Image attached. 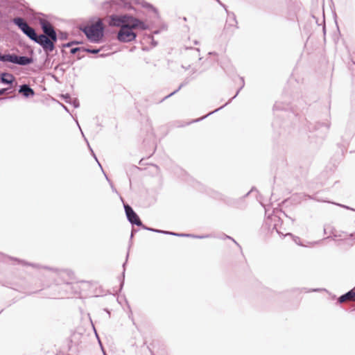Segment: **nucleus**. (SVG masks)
I'll use <instances>...</instances> for the list:
<instances>
[{
	"mask_svg": "<svg viewBox=\"0 0 355 355\" xmlns=\"http://www.w3.org/2000/svg\"><path fill=\"white\" fill-rule=\"evenodd\" d=\"M15 261H17L19 263L22 264L23 266H29L36 269H44L45 270L53 272L55 275L59 277L60 279H62L61 281L55 280L56 284H59L60 283L66 284L67 285L69 284V282H68L69 279H71V277L73 276V272L67 270H58L53 268H50L48 266H42L41 265L33 263H29L22 259H19L17 258H12Z\"/></svg>",
	"mask_w": 355,
	"mask_h": 355,
	"instance_id": "f257e3e1",
	"label": "nucleus"
},
{
	"mask_svg": "<svg viewBox=\"0 0 355 355\" xmlns=\"http://www.w3.org/2000/svg\"><path fill=\"white\" fill-rule=\"evenodd\" d=\"M104 24L101 19L92 25H87L82 28L87 38L92 42L99 43L104 36Z\"/></svg>",
	"mask_w": 355,
	"mask_h": 355,
	"instance_id": "f03ea898",
	"label": "nucleus"
},
{
	"mask_svg": "<svg viewBox=\"0 0 355 355\" xmlns=\"http://www.w3.org/2000/svg\"><path fill=\"white\" fill-rule=\"evenodd\" d=\"M0 61L3 62H9L20 66H26L33 62V58L26 55H17L15 53L2 54L0 52Z\"/></svg>",
	"mask_w": 355,
	"mask_h": 355,
	"instance_id": "7ed1b4c3",
	"label": "nucleus"
},
{
	"mask_svg": "<svg viewBox=\"0 0 355 355\" xmlns=\"http://www.w3.org/2000/svg\"><path fill=\"white\" fill-rule=\"evenodd\" d=\"M12 21L29 39L32 40L33 38H35V30L33 27H31L24 18L21 17H16L12 19Z\"/></svg>",
	"mask_w": 355,
	"mask_h": 355,
	"instance_id": "20e7f679",
	"label": "nucleus"
},
{
	"mask_svg": "<svg viewBox=\"0 0 355 355\" xmlns=\"http://www.w3.org/2000/svg\"><path fill=\"white\" fill-rule=\"evenodd\" d=\"M137 34L132 31L129 24L122 26L117 33L116 38L121 42H130L135 40Z\"/></svg>",
	"mask_w": 355,
	"mask_h": 355,
	"instance_id": "39448f33",
	"label": "nucleus"
},
{
	"mask_svg": "<svg viewBox=\"0 0 355 355\" xmlns=\"http://www.w3.org/2000/svg\"><path fill=\"white\" fill-rule=\"evenodd\" d=\"M121 200L123 203V207L125 209V215L130 223L132 224V225H137L139 227H140V225H142L141 220H140L137 213L133 210L132 207L128 204L125 203L122 198H121Z\"/></svg>",
	"mask_w": 355,
	"mask_h": 355,
	"instance_id": "423d86ee",
	"label": "nucleus"
},
{
	"mask_svg": "<svg viewBox=\"0 0 355 355\" xmlns=\"http://www.w3.org/2000/svg\"><path fill=\"white\" fill-rule=\"evenodd\" d=\"M130 19V15H112L110 17L109 25L110 26L114 27H120L122 28V26H125V24H128Z\"/></svg>",
	"mask_w": 355,
	"mask_h": 355,
	"instance_id": "0eeeda50",
	"label": "nucleus"
},
{
	"mask_svg": "<svg viewBox=\"0 0 355 355\" xmlns=\"http://www.w3.org/2000/svg\"><path fill=\"white\" fill-rule=\"evenodd\" d=\"M254 188H252L250 191H248L245 195H244L242 198H227L225 200V202L230 207L239 208V209H244L245 207V198L249 196V194L253 191Z\"/></svg>",
	"mask_w": 355,
	"mask_h": 355,
	"instance_id": "6e6552de",
	"label": "nucleus"
},
{
	"mask_svg": "<svg viewBox=\"0 0 355 355\" xmlns=\"http://www.w3.org/2000/svg\"><path fill=\"white\" fill-rule=\"evenodd\" d=\"M330 119H331L330 113H329V112H328L324 121L323 122H320V121L316 122L314 127L309 128L310 131H314V130H319L320 128H324L325 130V133H326L331 127Z\"/></svg>",
	"mask_w": 355,
	"mask_h": 355,
	"instance_id": "1a4fd4ad",
	"label": "nucleus"
},
{
	"mask_svg": "<svg viewBox=\"0 0 355 355\" xmlns=\"http://www.w3.org/2000/svg\"><path fill=\"white\" fill-rule=\"evenodd\" d=\"M240 80H241V87H240L239 88V89L237 90V92H236V94H235V95H234L232 98H230V100H229V101H227L225 105H222L221 107H218V108L216 109L215 110H214V111H212V112H210L209 113H208V114H206L205 116H202V117H200V118H199V119H197L194 120L193 121H194V122H198V121H202V120L205 119V118H207L208 116H209V115H211V114H214V113H215V112H216L219 111L220 110H221V109H223L224 107H225L227 105H228V104L232 101V99L235 98L237 96V95L239 94V93L240 92V91L243 88V87H244V85H245V83H244V79H243V78L241 77V78H240Z\"/></svg>",
	"mask_w": 355,
	"mask_h": 355,
	"instance_id": "9d476101",
	"label": "nucleus"
},
{
	"mask_svg": "<svg viewBox=\"0 0 355 355\" xmlns=\"http://www.w3.org/2000/svg\"><path fill=\"white\" fill-rule=\"evenodd\" d=\"M107 6L112 7L113 6H116L119 7L124 8L128 10H132L133 7L129 2H127L125 0H112L110 1H106L104 3V8H107Z\"/></svg>",
	"mask_w": 355,
	"mask_h": 355,
	"instance_id": "9b49d317",
	"label": "nucleus"
},
{
	"mask_svg": "<svg viewBox=\"0 0 355 355\" xmlns=\"http://www.w3.org/2000/svg\"><path fill=\"white\" fill-rule=\"evenodd\" d=\"M32 40L40 45L45 52H49L48 46H49L51 43L46 35L44 34L37 35L36 33L35 38H33Z\"/></svg>",
	"mask_w": 355,
	"mask_h": 355,
	"instance_id": "f8f14e48",
	"label": "nucleus"
},
{
	"mask_svg": "<svg viewBox=\"0 0 355 355\" xmlns=\"http://www.w3.org/2000/svg\"><path fill=\"white\" fill-rule=\"evenodd\" d=\"M128 24L132 29L136 28L144 31L148 29V26L143 21L136 17H134L132 15H130Z\"/></svg>",
	"mask_w": 355,
	"mask_h": 355,
	"instance_id": "ddd939ff",
	"label": "nucleus"
},
{
	"mask_svg": "<svg viewBox=\"0 0 355 355\" xmlns=\"http://www.w3.org/2000/svg\"><path fill=\"white\" fill-rule=\"evenodd\" d=\"M355 132V125L347 124L345 127L343 134L341 135L342 140L344 143L347 144L352 138Z\"/></svg>",
	"mask_w": 355,
	"mask_h": 355,
	"instance_id": "4468645a",
	"label": "nucleus"
},
{
	"mask_svg": "<svg viewBox=\"0 0 355 355\" xmlns=\"http://www.w3.org/2000/svg\"><path fill=\"white\" fill-rule=\"evenodd\" d=\"M39 23L42 29V31L44 32V35L49 36L55 31L53 26L47 19H40Z\"/></svg>",
	"mask_w": 355,
	"mask_h": 355,
	"instance_id": "2eb2a0df",
	"label": "nucleus"
},
{
	"mask_svg": "<svg viewBox=\"0 0 355 355\" xmlns=\"http://www.w3.org/2000/svg\"><path fill=\"white\" fill-rule=\"evenodd\" d=\"M15 78L10 73L3 72L0 75V83H1L2 84H4V85H9L10 86L9 87H10V88L12 87L13 83H15Z\"/></svg>",
	"mask_w": 355,
	"mask_h": 355,
	"instance_id": "dca6fc26",
	"label": "nucleus"
},
{
	"mask_svg": "<svg viewBox=\"0 0 355 355\" xmlns=\"http://www.w3.org/2000/svg\"><path fill=\"white\" fill-rule=\"evenodd\" d=\"M18 92L25 98L33 97L35 94L33 89L28 84L21 85L19 87Z\"/></svg>",
	"mask_w": 355,
	"mask_h": 355,
	"instance_id": "f3484780",
	"label": "nucleus"
},
{
	"mask_svg": "<svg viewBox=\"0 0 355 355\" xmlns=\"http://www.w3.org/2000/svg\"><path fill=\"white\" fill-rule=\"evenodd\" d=\"M225 10H226V12L227 15V19L226 21L225 28H229V27H234L236 28H239L237 26L238 22L236 21V15H234V13L232 12L228 11L227 8H225Z\"/></svg>",
	"mask_w": 355,
	"mask_h": 355,
	"instance_id": "a211bd4d",
	"label": "nucleus"
},
{
	"mask_svg": "<svg viewBox=\"0 0 355 355\" xmlns=\"http://www.w3.org/2000/svg\"><path fill=\"white\" fill-rule=\"evenodd\" d=\"M350 298H354V300H355V291L354 289H352L347 292L346 293L340 296L338 299V303L342 304L347 300Z\"/></svg>",
	"mask_w": 355,
	"mask_h": 355,
	"instance_id": "6ab92c4d",
	"label": "nucleus"
},
{
	"mask_svg": "<svg viewBox=\"0 0 355 355\" xmlns=\"http://www.w3.org/2000/svg\"><path fill=\"white\" fill-rule=\"evenodd\" d=\"M47 37L49 38V41L51 43L50 45L48 46V51L52 52L55 49V44L58 40V35L56 31L47 36Z\"/></svg>",
	"mask_w": 355,
	"mask_h": 355,
	"instance_id": "aec40b11",
	"label": "nucleus"
},
{
	"mask_svg": "<svg viewBox=\"0 0 355 355\" xmlns=\"http://www.w3.org/2000/svg\"><path fill=\"white\" fill-rule=\"evenodd\" d=\"M190 81V79L189 78H187L183 83H182L180 86L178 87V88L177 89H175L174 92H171V94H169L168 95L164 96L161 101L160 102H162L164 101V100L167 99L168 98L172 96L173 95H174L175 94H176L179 90L181 89L182 87H183L184 86L187 85Z\"/></svg>",
	"mask_w": 355,
	"mask_h": 355,
	"instance_id": "412c9836",
	"label": "nucleus"
},
{
	"mask_svg": "<svg viewBox=\"0 0 355 355\" xmlns=\"http://www.w3.org/2000/svg\"><path fill=\"white\" fill-rule=\"evenodd\" d=\"M289 109V105L288 104H283L282 102H276L273 106V110L274 111H277V110H285L286 111L287 110Z\"/></svg>",
	"mask_w": 355,
	"mask_h": 355,
	"instance_id": "4be33fe9",
	"label": "nucleus"
},
{
	"mask_svg": "<svg viewBox=\"0 0 355 355\" xmlns=\"http://www.w3.org/2000/svg\"><path fill=\"white\" fill-rule=\"evenodd\" d=\"M349 236V238L345 237L343 239H341L340 241H343L346 244L352 246L355 243V233L350 234Z\"/></svg>",
	"mask_w": 355,
	"mask_h": 355,
	"instance_id": "5701e85b",
	"label": "nucleus"
},
{
	"mask_svg": "<svg viewBox=\"0 0 355 355\" xmlns=\"http://www.w3.org/2000/svg\"><path fill=\"white\" fill-rule=\"evenodd\" d=\"M128 256H129V253L128 252L127 255H126V260H128ZM126 263H127V261H125L123 263V271L122 272V277L120 279V288H119V291H121V289L123 288V285H124V278H125V267Z\"/></svg>",
	"mask_w": 355,
	"mask_h": 355,
	"instance_id": "b1692460",
	"label": "nucleus"
},
{
	"mask_svg": "<svg viewBox=\"0 0 355 355\" xmlns=\"http://www.w3.org/2000/svg\"><path fill=\"white\" fill-rule=\"evenodd\" d=\"M141 6H142V7L146 8L149 10H152L156 15H158L157 9L156 8H155L152 4H150L148 2H146V1H142Z\"/></svg>",
	"mask_w": 355,
	"mask_h": 355,
	"instance_id": "393cba45",
	"label": "nucleus"
},
{
	"mask_svg": "<svg viewBox=\"0 0 355 355\" xmlns=\"http://www.w3.org/2000/svg\"><path fill=\"white\" fill-rule=\"evenodd\" d=\"M102 50V48L94 49L89 47H84L83 52H87L92 54H97Z\"/></svg>",
	"mask_w": 355,
	"mask_h": 355,
	"instance_id": "a878e982",
	"label": "nucleus"
},
{
	"mask_svg": "<svg viewBox=\"0 0 355 355\" xmlns=\"http://www.w3.org/2000/svg\"><path fill=\"white\" fill-rule=\"evenodd\" d=\"M82 44V42L78 41V40H73V41H71L69 42L63 44L62 45V46L63 48H69V47H71L73 45H77V44Z\"/></svg>",
	"mask_w": 355,
	"mask_h": 355,
	"instance_id": "bb28decb",
	"label": "nucleus"
},
{
	"mask_svg": "<svg viewBox=\"0 0 355 355\" xmlns=\"http://www.w3.org/2000/svg\"><path fill=\"white\" fill-rule=\"evenodd\" d=\"M58 37H59V39L60 40H67V38L69 37V34L67 32H64V31H60L59 32Z\"/></svg>",
	"mask_w": 355,
	"mask_h": 355,
	"instance_id": "cd10ccee",
	"label": "nucleus"
},
{
	"mask_svg": "<svg viewBox=\"0 0 355 355\" xmlns=\"http://www.w3.org/2000/svg\"><path fill=\"white\" fill-rule=\"evenodd\" d=\"M84 46L81 47H73L70 49V53L71 54H76L78 52L83 51V52Z\"/></svg>",
	"mask_w": 355,
	"mask_h": 355,
	"instance_id": "c85d7f7f",
	"label": "nucleus"
},
{
	"mask_svg": "<svg viewBox=\"0 0 355 355\" xmlns=\"http://www.w3.org/2000/svg\"><path fill=\"white\" fill-rule=\"evenodd\" d=\"M347 236L346 233L343 232L342 234H337L336 232H332V238L334 240H336L337 237H343Z\"/></svg>",
	"mask_w": 355,
	"mask_h": 355,
	"instance_id": "c756f323",
	"label": "nucleus"
},
{
	"mask_svg": "<svg viewBox=\"0 0 355 355\" xmlns=\"http://www.w3.org/2000/svg\"><path fill=\"white\" fill-rule=\"evenodd\" d=\"M85 141H87V143L88 147H89V150H90V151H91V153H92V156H93V157H94V159L96 160V162H98V165L100 166V167H101V168H102V166H101V164L98 162V159H97V157H96V156L95 153H94V151H93L92 148L90 147V146H89V144L88 141H87V140L85 138ZM101 169L103 170V168H101Z\"/></svg>",
	"mask_w": 355,
	"mask_h": 355,
	"instance_id": "7c9ffc66",
	"label": "nucleus"
},
{
	"mask_svg": "<svg viewBox=\"0 0 355 355\" xmlns=\"http://www.w3.org/2000/svg\"><path fill=\"white\" fill-rule=\"evenodd\" d=\"M10 89H11L10 87L0 89V96L3 95V94H10V93H11V92H10Z\"/></svg>",
	"mask_w": 355,
	"mask_h": 355,
	"instance_id": "2f4dec72",
	"label": "nucleus"
},
{
	"mask_svg": "<svg viewBox=\"0 0 355 355\" xmlns=\"http://www.w3.org/2000/svg\"><path fill=\"white\" fill-rule=\"evenodd\" d=\"M140 227L144 229V230H148V231H150V232H156V231H157V229H154V228H152V227H148L146 225H144L143 223H142V225H140Z\"/></svg>",
	"mask_w": 355,
	"mask_h": 355,
	"instance_id": "473e14b6",
	"label": "nucleus"
},
{
	"mask_svg": "<svg viewBox=\"0 0 355 355\" xmlns=\"http://www.w3.org/2000/svg\"><path fill=\"white\" fill-rule=\"evenodd\" d=\"M186 235H188V236H186V237H192V238H198V239H204V238H207V237L209 236L208 235H206V236H197V235L191 234H186Z\"/></svg>",
	"mask_w": 355,
	"mask_h": 355,
	"instance_id": "72a5a7b5",
	"label": "nucleus"
},
{
	"mask_svg": "<svg viewBox=\"0 0 355 355\" xmlns=\"http://www.w3.org/2000/svg\"><path fill=\"white\" fill-rule=\"evenodd\" d=\"M156 232L157 233H159V234H168V235H173V232L161 230H157V231H156Z\"/></svg>",
	"mask_w": 355,
	"mask_h": 355,
	"instance_id": "f704fd0d",
	"label": "nucleus"
},
{
	"mask_svg": "<svg viewBox=\"0 0 355 355\" xmlns=\"http://www.w3.org/2000/svg\"><path fill=\"white\" fill-rule=\"evenodd\" d=\"M70 104H72L73 106L75 107V108H77L79 107V102L78 101L77 99H73V100H71V103H69Z\"/></svg>",
	"mask_w": 355,
	"mask_h": 355,
	"instance_id": "c9c22d12",
	"label": "nucleus"
},
{
	"mask_svg": "<svg viewBox=\"0 0 355 355\" xmlns=\"http://www.w3.org/2000/svg\"><path fill=\"white\" fill-rule=\"evenodd\" d=\"M64 100H65V102H66V103H71V100H72V99H71V96H70L69 94H66V95H64Z\"/></svg>",
	"mask_w": 355,
	"mask_h": 355,
	"instance_id": "e433bc0d",
	"label": "nucleus"
},
{
	"mask_svg": "<svg viewBox=\"0 0 355 355\" xmlns=\"http://www.w3.org/2000/svg\"><path fill=\"white\" fill-rule=\"evenodd\" d=\"M306 196H307L309 199H311V200H317V201H322V200L318 199L315 196H309V195H306ZM323 202H325V201L323 200Z\"/></svg>",
	"mask_w": 355,
	"mask_h": 355,
	"instance_id": "4c0bfd02",
	"label": "nucleus"
},
{
	"mask_svg": "<svg viewBox=\"0 0 355 355\" xmlns=\"http://www.w3.org/2000/svg\"><path fill=\"white\" fill-rule=\"evenodd\" d=\"M173 236H179V237H186V234L184 233H175L173 232Z\"/></svg>",
	"mask_w": 355,
	"mask_h": 355,
	"instance_id": "58836bf2",
	"label": "nucleus"
},
{
	"mask_svg": "<svg viewBox=\"0 0 355 355\" xmlns=\"http://www.w3.org/2000/svg\"><path fill=\"white\" fill-rule=\"evenodd\" d=\"M322 24H323L322 31H323L324 35H325V33H326V26H325L324 17H323Z\"/></svg>",
	"mask_w": 355,
	"mask_h": 355,
	"instance_id": "ea45409f",
	"label": "nucleus"
},
{
	"mask_svg": "<svg viewBox=\"0 0 355 355\" xmlns=\"http://www.w3.org/2000/svg\"><path fill=\"white\" fill-rule=\"evenodd\" d=\"M136 232H137V230H135V229H132V232H131V235H130V239H132V237H133V236H134V234H135Z\"/></svg>",
	"mask_w": 355,
	"mask_h": 355,
	"instance_id": "a19ab883",
	"label": "nucleus"
},
{
	"mask_svg": "<svg viewBox=\"0 0 355 355\" xmlns=\"http://www.w3.org/2000/svg\"><path fill=\"white\" fill-rule=\"evenodd\" d=\"M225 237H226L227 239H229L232 240V241H234L236 245H239V244L236 243V241L234 239H232V237H230V236H227V235H225Z\"/></svg>",
	"mask_w": 355,
	"mask_h": 355,
	"instance_id": "79ce46f5",
	"label": "nucleus"
},
{
	"mask_svg": "<svg viewBox=\"0 0 355 355\" xmlns=\"http://www.w3.org/2000/svg\"><path fill=\"white\" fill-rule=\"evenodd\" d=\"M110 53H107V54H105V53H101V54H99L98 57L100 58H104L107 55H108Z\"/></svg>",
	"mask_w": 355,
	"mask_h": 355,
	"instance_id": "37998d69",
	"label": "nucleus"
},
{
	"mask_svg": "<svg viewBox=\"0 0 355 355\" xmlns=\"http://www.w3.org/2000/svg\"><path fill=\"white\" fill-rule=\"evenodd\" d=\"M14 96H8V97H5V98H1L0 100H6V99H11Z\"/></svg>",
	"mask_w": 355,
	"mask_h": 355,
	"instance_id": "c03bdc74",
	"label": "nucleus"
},
{
	"mask_svg": "<svg viewBox=\"0 0 355 355\" xmlns=\"http://www.w3.org/2000/svg\"><path fill=\"white\" fill-rule=\"evenodd\" d=\"M217 2H218L220 3V6H222L225 9L226 8V6L225 4H223V3H221L219 0H216Z\"/></svg>",
	"mask_w": 355,
	"mask_h": 355,
	"instance_id": "a18cd8bd",
	"label": "nucleus"
},
{
	"mask_svg": "<svg viewBox=\"0 0 355 355\" xmlns=\"http://www.w3.org/2000/svg\"><path fill=\"white\" fill-rule=\"evenodd\" d=\"M217 2H218L220 3V6H222L225 9L226 8V6L225 4H223V3H221L219 0H216Z\"/></svg>",
	"mask_w": 355,
	"mask_h": 355,
	"instance_id": "49530a36",
	"label": "nucleus"
},
{
	"mask_svg": "<svg viewBox=\"0 0 355 355\" xmlns=\"http://www.w3.org/2000/svg\"><path fill=\"white\" fill-rule=\"evenodd\" d=\"M276 226H277V225H276V224H275V225H274V227H273V230H275H275H276L277 233H278L279 234H280L281 233L277 230V227H276Z\"/></svg>",
	"mask_w": 355,
	"mask_h": 355,
	"instance_id": "de8ad7c7",
	"label": "nucleus"
},
{
	"mask_svg": "<svg viewBox=\"0 0 355 355\" xmlns=\"http://www.w3.org/2000/svg\"><path fill=\"white\" fill-rule=\"evenodd\" d=\"M272 219H273L274 220H278V221L279 220V218H278L277 216H273V218H272Z\"/></svg>",
	"mask_w": 355,
	"mask_h": 355,
	"instance_id": "09e8293b",
	"label": "nucleus"
},
{
	"mask_svg": "<svg viewBox=\"0 0 355 355\" xmlns=\"http://www.w3.org/2000/svg\"><path fill=\"white\" fill-rule=\"evenodd\" d=\"M83 58V55H80L79 54L77 55V59L80 60Z\"/></svg>",
	"mask_w": 355,
	"mask_h": 355,
	"instance_id": "8fccbe9b",
	"label": "nucleus"
},
{
	"mask_svg": "<svg viewBox=\"0 0 355 355\" xmlns=\"http://www.w3.org/2000/svg\"><path fill=\"white\" fill-rule=\"evenodd\" d=\"M62 106L64 108V110L67 111V112H69V110L67 109V107L64 105H62Z\"/></svg>",
	"mask_w": 355,
	"mask_h": 355,
	"instance_id": "3c124183",
	"label": "nucleus"
},
{
	"mask_svg": "<svg viewBox=\"0 0 355 355\" xmlns=\"http://www.w3.org/2000/svg\"><path fill=\"white\" fill-rule=\"evenodd\" d=\"M337 205H339V206L343 207L345 208L349 209L347 206H344V205H339V204H337Z\"/></svg>",
	"mask_w": 355,
	"mask_h": 355,
	"instance_id": "603ef678",
	"label": "nucleus"
},
{
	"mask_svg": "<svg viewBox=\"0 0 355 355\" xmlns=\"http://www.w3.org/2000/svg\"><path fill=\"white\" fill-rule=\"evenodd\" d=\"M153 46H156L157 45V42H155L153 40Z\"/></svg>",
	"mask_w": 355,
	"mask_h": 355,
	"instance_id": "864d4df0",
	"label": "nucleus"
},
{
	"mask_svg": "<svg viewBox=\"0 0 355 355\" xmlns=\"http://www.w3.org/2000/svg\"><path fill=\"white\" fill-rule=\"evenodd\" d=\"M105 311H106L109 315H110V311H109L108 309H105Z\"/></svg>",
	"mask_w": 355,
	"mask_h": 355,
	"instance_id": "5fc2aeb1",
	"label": "nucleus"
},
{
	"mask_svg": "<svg viewBox=\"0 0 355 355\" xmlns=\"http://www.w3.org/2000/svg\"><path fill=\"white\" fill-rule=\"evenodd\" d=\"M313 18L314 19H315V22H316V23H318V19L315 18V16H313Z\"/></svg>",
	"mask_w": 355,
	"mask_h": 355,
	"instance_id": "6e6d98bb",
	"label": "nucleus"
},
{
	"mask_svg": "<svg viewBox=\"0 0 355 355\" xmlns=\"http://www.w3.org/2000/svg\"><path fill=\"white\" fill-rule=\"evenodd\" d=\"M111 186H112V191H116H116L115 188H114L112 185H111Z\"/></svg>",
	"mask_w": 355,
	"mask_h": 355,
	"instance_id": "4d7b16f0",
	"label": "nucleus"
},
{
	"mask_svg": "<svg viewBox=\"0 0 355 355\" xmlns=\"http://www.w3.org/2000/svg\"><path fill=\"white\" fill-rule=\"evenodd\" d=\"M209 55H212V54H216V53H214V52H209Z\"/></svg>",
	"mask_w": 355,
	"mask_h": 355,
	"instance_id": "13d9d810",
	"label": "nucleus"
},
{
	"mask_svg": "<svg viewBox=\"0 0 355 355\" xmlns=\"http://www.w3.org/2000/svg\"><path fill=\"white\" fill-rule=\"evenodd\" d=\"M195 50L197 51L198 52L200 51V49L198 48L195 49Z\"/></svg>",
	"mask_w": 355,
	"mask_h": 355,
	"instance_id": "bf43d9fd",
	"label": "nucleus"
},
{
	"mask_svg": "<svg viewBox=\"0 0 355 355\" xmlns=\"http://www.w3.org/2000/svg\"><path fill=\"white\" fill-rule=\"evenodd\" d=\"M194 44H198V42L196 40V41L194 42Z\"/></svg>",
	"mask_w": 355,
	"mask_h": 355,
	"instance_id": "052dcab7",
	"label": "nucleus"
},
{
	"mask_svg": "<svg viewBox=\"0 0 355 355\" xmlns=\"http://www.w3.org/2000/svg\"><path fill=\"white\" fill-rule=\"evenodd\" d=\"M318 291H319V289H313V291H315V292Z\"/></svg>",
	"mask_w": 355,
	"mask_h": 355,
	"instance_id": "680f3d73",
	"label": "nucleus"
},
{
	"mask_svg": "<svg viewBox=\"0 0 355 355\" xmlns=\"http://www.w3.org/2000/svg\"><path fill=\"white\" fill-rule=\"evenodd\" d=\"M324 234H327L326 228H324Z\"/></svg>",
	"mask_w": 355,
	"mask_h": 355,
	"instance_id": "e2e57ef3",
	"label": "nucleus"
},
{
	"mask_svg": "<svg viewBox=\"0 0 355 355\" xmlns=\"http://www.w3.org/2000/svg\"><path fill=\"white\" fill-rule=\"evenodd\" d=\"M31 53L33 54V50L31 51Z\"/></svg>",
	"mask_w": 355,
	"mask_h": 355,
	"instance_id": "0e129e2a",
	"label": "nucleus"
},
{
	"mask_svg": "<svg viewBox=\"0 0 355 355\" xmlns=\"http://www.w3.org/2000/svg\"><path fill=\"white\" fill-rule=\"evenodd\" d=\"M105 175L106 179H107V180H109L108 177H107V175Z\"/></svg>",
	"mask_w": 355,
	"mask_h": 355,
	"instance_id": "69168bd1",
	"label": "nucleus"
},
{
	"mask_svg": "<svg viewBox=\"0 0 355 355\" xmlns=\"http://www.w3.org/2000/svg\"><path fill=\"white\" fill-rule=\"evenodd\" d=\"M103 354H104V355H106V354H105V352H103Z\"/></svg>",
	"mask_w": 355,
	"mask_h": 355,
	"instance_id": "338daca9",
	"label": "nucleus"
}]
</instances>
